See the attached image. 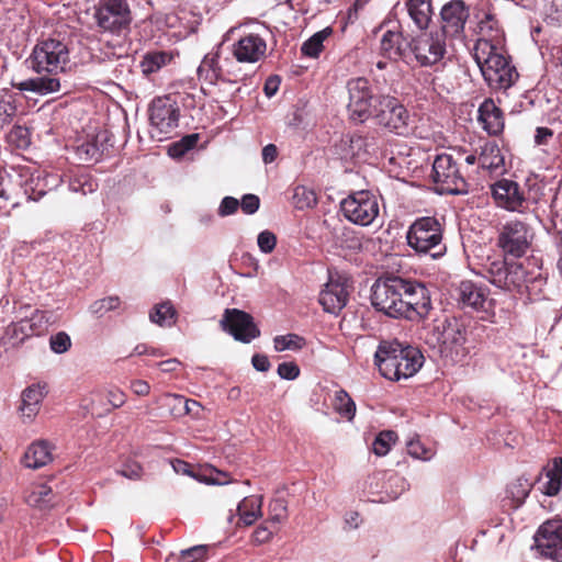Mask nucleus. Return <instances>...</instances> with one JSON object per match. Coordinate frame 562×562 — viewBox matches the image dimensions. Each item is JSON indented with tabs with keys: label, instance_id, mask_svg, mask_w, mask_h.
<instances>
[{
	"label": "nucleus",
	"instance_id": "f257e3e1",
	"mask_svg": "<svg viewBox=\"0 0 562 562\" xmlns=\"http://www.w3.org/2000/svg\"><path fill=\"white\" fill-rule=\"evenodd\" d=\"M374 358L382 376L391 381L413 376L424 363V356L418 349L397 340L380 342Z\"/></svg>",
	"mask_w": 562,
	"mask_h": 562
},
{
	"label": "nucleus",
	"instance_id": "f03ea898",
	"mask_svg": "<svg viewBox=\"0 0 562 562\" xmlns=\"http://www.w3.org/2000/svg\"><path fill=\"white\" fill-rule=\"evenodd\" d=\"M474 59L490 88L506 90L518 78L516 68L488 40H477L474 46Z\"/></svg>",
	"mask_w": 562,
	"mask_h": 562
},
{
	"label": "nucleus",
	"instance_id": "7ed1b4c3",
	"mask_svg": "<svg viewBox=\"0 0 562 562\" xmlns=\"http://www.w3.org/2000/svg\"><path fill=\"white\" fill-rule=\"evenodd\" d=\"M488 281L508 292L522 293L529 282L541 281L539 271H529L522 262H507L505 259H497L488 263L486 268Z\"/></svg>",
	"mask_w": 562,
	"mask_h": 562
},
{
	"label": "nucleus",
	"instance_id": "20e7f679",
	"mask_svg": "<svg viewBox=\"0 0 562 562\" xmlns=\"http://www.w3.org/2000/svg\"><path fill=\"white\" fill-rule=\"evenodd\" d=\"M408 246L417 254H429L432 258L441 257L446 251L442 244L441 224L436 217L417 218L406 233Z\"/></svg>",
	"mask_w": 562,
	"mask_h": 562
},
{
	"label": "nucleus",
	"instance_id": "39448f33",
	"mask_svg": "<svg viewBox=\"0 0 562 562\" xmlns=\"http://www.w3.org/2000/svg\"><path fill=\"white\" fill-rule=\"evenodd\" d=\"M31 68L37 72L58 75L66 71L70 63L68 45L57 38L40 41L30 56Z\"/></svg>",
	"mask_w": 562,
	"mask_h": 562
},
{
	"label": "nucleus",
	"instance_id": "423d86ee",
	"mask_svg": "<svg viewBox=\"0 0 562 562\" xmlns=\"http://www.w3.org/2000/svg\"><path fill=\"white\" fill-rule=\"evenodd\" d=\"M533 237V229L528 223L514 218L501 224L496 245L505 256L521 258L530 249Z\"/></svg>",
	"mask_w": 562,
	"mask_h": 562
},
{
	"label": "nucleus",
	"instance_id": "0eeeda50",
	"mask_svg": "<svg viewBox=\"0 0 562 562\" xmlns=\"http://www.w3.org/2000/svg\"><path fill=\"white\" fill-rule=\"evenodd\" d=\"M405 279L401 277H386L378 279L371 289V303L373 307L389 317L401 318L403 293H405Z\"/></svg>",
	"mask_w": 562,
	"mask_h": 562
},
{
	"label": "nucleus",
	"instance_id": "6e6552de",
	"mask_svg": "<svg viewBox=\"0 0 562 562\" xmlns=\"http://www.w3.org/2000/svg\"><path fill=\"white\" fill-rule=\"evenodd\" d=\"M98 26L111 34L121 35L128 31L132 11L127 0H101L95 8Z\"/></svg>",
	"mask_w": 562,
	"mask_h": 562
},
{
	"label": "nucleus",
	"instance_id": "1a4fd4ad",
	"mask_svg": "<svg viewBox=\"0 0 562 562\" xmlns=\"http://www.w3.org/2000/svg\"><path fill=\"white\" fill-rule=\"evenodd\" d=\"M340 210L349 222L360 226L371 225L380 213L376 196L366 190L349 194L340 202Z\"/></svg>",
	"mask_w": 562,
	"mask_h": 562
},
{
	"label": "nucleus",
	"instance_id": "9d476101",
	"mask_svg": "<svg viewBox=\"0 0 562 562\" xmlns=\"http://www.w3.org/2000/svg\"><path fill=\"white\" fill-rule=\"evenodd\" d=\"M432 180L439 193L465 194L468 183L462 177L457 161L449 154H441L436 157L432 164Z\"/></svg>",
	"mask_w": 562,
	"mask_h": 562
},
{
	"label": "nucleus",
	"instance_id": "9b49d317",
	"mask_svg": "<svg viewBox=\"0 0 562 562\" xmlns=\"http://www.w3.org/2000/svg\"><path fill=\"white\" fill-rule=\"evenodd\" d=\"M374 117L379 125L397 135H405L409 130L411 115L406 108L394 97L381 95L374 108Z\"/></svg>",
	"mask_w": 562,
	"mask_h": 562
},
{
	"label": "nucleus",
	"instance_id": "f8f14e48",
	"mask_svg": "<svg viewBox=\"0 0 562 562\" xmlns=\"http://www.w3.org/2000/svg\"><path fill=\"white\" fill-rule=\"evenodd\" d=\"M409 46L416 61L423 67L439 63L447 52L446 37L438 31L419 34Z\"/></svg>",
	"mask_w": 562,
	"mask_h": 562
},
{
	"label": "nucleus",
	"instance_id": "ddd939ff",
	"mask_svg": "<svg viewBox=\"0 0 562 562\" xmlns=\"http://www.w3.org/2000/svg\"><path fill=\"white\" fill-rule=\"evenodd\" d=\"M405 293H403V304L401 318L415 321L424 318L431 308L430 294L427 288L417 281L405 279Z\"/></svg>",
	"mask_w": 562,
	"mask_h": 562
},
{
	"label": "nucleus",
	"instance_id": "4468645a",
	"mask_svg": "<svg viewBox=\"0 0 562 562\" xmlns=\"http://www.w3.org/2000/svg\"><path fill=\"white\" fill-rule=\"evenodd\" d=\"M380 145V135L376 131L364 134L355 133L347 135L336 145L337 154L344 160L362 158L375 154Z\"/></svg>",
	"mask_w": 562,
	"mask_h": 562
},
{
	"label": "nucleus",
	"instance_id": "2eb2a0df",
	"mask_svg": "<svg viewBox=\"0 0 562 562\" xmlns=\"http://www.w3.org/2000/svg\"><path fill=\"white\" fill-rule=\"evenodd\" d=\"M347 89L350 117L355 121L364 122L372 114L373 92L369 80L362 77L350 79Z\"/></svg>",
	"mask_w": 562,
	"mask_h": 562
},
{
	"label": "nucleus",
	"instance_id": "dca6fc26",
	"mask_svg": "<svg viewBox=\"0 0 562 562\" xmlns=\"http://www.w3.org/2000/svg\"><path fill=\"white\" fill-rule=\"evenodd\" d=\"M539 552L555 562H562V519H549L535 535Z\"/></svg>",
	"mask_w": 562,
	"mask_h": 562
},
{
	"label": "nucleus",
	"instance_id": "f3484780",
	"mask_svg": "<svg viewBox=\"0 0 562 562\" xmlns=\"http://www.w3.org/2000/svg\"><path fill=\"white\" fill-rule=\"evenodd\" d=\"M149 121L158 134L169 135L178 127L179 108L169 97L155 98L149 108Z\"/></svg>",
	"mask_w": 562,
	"mask_h": 562
},
{
	"label": "nucleus",
	"instance_id": "a211bd4d",
	"mask_svg": "<svg viewBox=\"0 0 562 562\" xmlns=\"http://www.w3.org/2000/svg\"><path fill=\"white\" fill-rule=\"evenodd\" d=\"M435 334L442 352H449L454 358L465 356L467 329L462 323L445 319L435 327Z\"/></svg>",
	"mask_w": 562,
	"mask_h": 562
},
{
	"label": "nucleus",
	"instance_id": "6ab92c4d",
	"mask_svg": "<svg viewBox=\"0 0 562 562\" xmlns=\"http://www.w3.org/2000/svg\"><path fill=\"white\" fill-rule=\"evenodd\" d=\"M470 9L463 0H451L440 11L441 29L438 31L446 38H462Z\"/></svg>",
	"mask_w": 562,
	"mask_h": 562
},
{
	"label": "nucleus",
	"instance_id": "aec40b11",
	"mask_svg": "<svg viewBox=\"0 0 562 562\" xmlns=\"http://www.w3.org/2000/svg\"><path fill=\"white\" fill-rule=\"evenodd\" d=\"M221 326L223 330L229 333L236 340L241 342H250L260 334L251 315L237 308L225 310L221 319Z\"/></svg>",
	"mask_w": 562,
	"mask_h": 562
},
{
	"label": "nucleus",
	"instance_id": "412c9836",
	"mask_svg": "<svg viewBox=\"0 0 562 562\" xmlns=\"http://www.w3.org/2000/svg\"><path fill=\"white\" fill-rule=\"evenodd\" d=\"M491 190L495 204L498 207L520 214L526 212V196L517 182L502 179L495 182Z\"/></svg>",
	"mask_w": 562,
	"mask_h": 562
},
{
	"label": "nucleus",
	"instance_id": "4be33fe9",
	"mask_svg": "<svg viewBox=\"0 0 562 562\" xmlns=\"http://www.w3.org/2000/svg\"><path fill=\"white\" fill-rule=\"evenodd\" d=\"M348 296V280L339 274H330L327 283L319 293L318 301L325 312L337 314L346 306Z\"/></svg>",
	"mask_w": 562,
	"mask_h": 562
},
{
	"label": "nucleus",
	"instance_id": "5701e85b",
	"mask_svg": "<svg viewBox=\"0 0 562 562\" xmlns=\"http://www.w3.org/2000/svg\"><path fill=\"white\" fill-rule=\"evenodd\" d=\"M266 41L254 33L240 37L233 45V55L239 63H257L266 55Z\"/></svg>",
	"mask_w": 562,
	"mask_h": 562
},
{
	"label": "nucleus",
	"instance_id": "b1692460",
	"mask_svg": "<svg viewBox=\"0 0 562 562\" xmlns=\"http://www.w3.org/2000/svg\"><path fill=\"white\" fill-rule=\"evenodd\" d=\"M47 394L46 383H33L23 390L21 395V413L23 423H32L38 414L41 404Z\"/></svg>",
	"mask_w": 562,
	"mask_h": 562
},
{
	"label": "nucleus",
	"instance_id": "393cba45",
	"mask_svg": "<svg viewBox=\"0 0 562 562\" xmlns=\"http://www.w3.org/2000/svg\"><path fill=\"white\" fill-rule=\"evenodd\" d=\"M63 182L61 177L46 173L42 170H35L24 182V192L30 200L37 201L46 194L48 190L57 188Z\"/></svg>",
	"mask_w": 562,
	"mask_h": 562
},
{
	"label": "nucleus",
	"instance_id": "a878e982",
	"mask_svg": "<svg viewBox=\"0 0 562 562\" xmlns=\"http://www.w3.org/2000/svg\"><path fill=\"white\" fill-rule=\"evenodd\" d=\"M479 121L490 135H498L504 130L503 112L492 99H486L479 108Z\"/></svg>",
	"mask_w": 562,
	"mask_h": 562
},
{
	"label": "nucleus",
	"instance_id": "bb28decb",
	"mask_svg": "<svg viewBox=\"0 0 562 562\" xmlns=\"http://www.w3.org/2000/svg\"><path fill=\"white\" fill-rule=\"evenodd\" d=\"M12 86L20 91H30L41 95H46L59 91L60 81L56 75H50L13 82Z\"/></svg>",
	"mask_w": 562,
	"mask_h": 562
},
{
	"label": "nucleus",
	"instance_id": "cd10ccee",
	"mask_svg": "<svg viewBox=\"0 0 562 562\" xmlns=\"http://www.w3.org/2000/svg\"><path fill=\"white\" fill-rule=\"evenodd\" d=\"M24 501L31 507L47 510L56 505V494L47 484H32L25 492Z\"/></svg>",
	"mask_w": 562,
	"mask_h": 562
},
{
	"label": "nucleus",
	"instance_id": "c85d7f7f",
	"mask_svg": "<svg viewBox=\"0 0 562 562\" xmlns=\"http://www.w3.org/2000/svg\"><path fill=\"white\" fill-rule=\"evenodd\" d=\"M547 481L541 491L548 496H555L562 487V459H552L543 467L542 473Z\"/></svg>",
	"mask_w": 562,
	"mask_h": 562
},
{
	"label": "nucleus",
	"instance_id": "c756f323",
	"mask_svg": "<svg viewBox=\"0 0 562 562\" xmlns=\"http://www.w3.org/2000/svg\"><path fill=\"white\" fill-rule=\"evenodd\" d=\"M459 299L464 307L482 310L486 301L485 291L472 281H462L459 286Z\"/></svg>",
	"mask_w": 562,
	"mask_h": 562
},
{
	"label": "nucleus",
	"instance_id": "7c9ffc66",
	"mask_svg": "<svg viewBox=\"0 0 562 562\" xmlns=\"http://www.w3.org/2000/svg\"><path fill=\"white\" fill-rule=\"evenodd\" d=\"M380 53L389 60H398L404 53V38L401 32L386 31L380 42Z\"/></svg>",
	"mask_w": 562,
	"mask_h": 562
},
{
	"label": "nucleus",
	"instance_id": "2f4dec72",
	"mask_svg": "<svg viewBox=\"0 0 562 562\" xmlns=\"http://www.w3.org/2000/svg\"><path fill=\"white\" fill-rule=\"evenodd\" d=\"M406 7L417 29H427L432 16L431 0H408Z\"/></svg>",
	"mask_w": 562,
	"mask_h": 562
},
{
	"label": "nucleus",
	"instance_id": "473e14b6",
	"mask_svg": "<svg viewBox=\"0 0 562 562\" xmlns=\"http://www.w3.org/2000/svg\"><path fill=\"white\" fill-rule=\"evenodd\" d=\"M480 167L491 172L501 173L504 167V157L499 147L494 143H486L477 158Z\"/></svg>",
	"mask_w": 562,
	"mask_h": 562
},
{
	"label": "nucleus",
	"instance_id": "72a5a7b5",
	"mask_svg": "<svg viewBox=\"0 0 562 562\" xmlns=\"http://www.w3.org/2000/svg\"><path fill=\"white\" fill-rule=\"evenodd\" d=\"M239 522L245 526L252 525L261 516V498L257 496L245 497L237 507Z\"/></svg>",
	"mask_w": 562,
	"mask_h": 562
},
{
	"label": "nucleus",
	"instance_id": "f704fd0d",
	"mask_svg": "<svg viewBox=\"0 0 562 562\" xmlns=\"http://www.w3.org/2000/svg\"><path fill=\"white\" fill-rule=\"evenodd\" d=\"M333 34V29L327 26L307 38L301 46V53L305 57L318 58L324 49V41Z\"/></svg>",
	"mask_w": 562,
	"mask_h": 562
},
{
	"label": "nucleus",
	"instance_id": "c9c22d12",
	"mask_svg": "<svg viewBox=\"0 0 562 562\" xmlns=\"http://www.w3.org/2000/svg\"><path fill=\"white\" fill-rule=\"evenodd\" d=\"M172 59V55L167 52H151L147 53L142 61L140 69L146 76L157 72L164 66H167Z\"/></svg>",
	"mask_w": 562,
	"mask_h": 562
},
{
	"label": "nucleus",
	"instance_id": "e433bc0d",
	"mask_svg": "<svg viewBox=\"0 0 562 562\" xmlns=\"http://www.w3.org/2000/svg\"><path fill=\"white\" fill-rule=\"evenodd\" d=\"M532 483L526 477H518L512 482L506 490L507 497L512 499V506L518 508L521 506L531 492Z\"/></svg>",
	"mask_w": 562,
	"mask_h": 562
},
{
	"label": "nucleus",
	"instance_id": "4c0bfd02",
	"mask_svg": "<svg viewBox=\"0 0 562 562\" xmlns=\"http://www.w3.org/2000/svg\"><path fill=\"white\" fill-rule=\"evenodd\" d=\"M333 405L335 412L341 417L349 422L355 418L356 403L345 390L340 389L335 392Z\"/></svg>",
	"mask_w": 562,
	"mask_h": 562
},
{
	"label": "nucleus",
	"instance_id": "58836bf2",
	"mask_svg": "<svg viewBox=\"0 0 562 562\" xmlns=\"http://www.w3.org/2000/svg\"><path fill=\"white\" fill-rule=\"evenodd\" d=\"M68 187L70 191L86 195L94 192L98 184L88 173L77 172L69 177Z\"/></svg>",
	"mask_w": 562,
	"mask_h": 562
},
{
	"label": "nucleus",
	"instance_id": "ea45409f",
	"mask_svg": "<svg viewBox=\"0 0 562 562\" xmlns=\"http://www.w3.org/2000/svg\"><path fill=\"white\" fill-rule=\"evenodd\" d=\"M198 74L200 77L205 76V78L211 81L222 78L223 74L220 66L218 53L205 55L198 68Z\"/></svg>",
	"mask_w": 562,
	"mask_h": 562
},
{
	"label": "nucleus",
	"instance_id": "a19ab883",
	"mask_svg": "<svg viewBox=\"0 0 562 562\" xmlns=\"http://www.w3.org/2000/svg\"><path fill=\"white\" fill-rule=\"evenodd\" d=\"M149 318L159 326L170 327L176 323V310L170 303H161L155 306Z\"/></svg>",
	"mask_w": 562,
	"mask_h": 562
},
{
	"label": "nucleus",
	"instance_id": "79ce46f5",
	"mask_svg": "<svg viewBox=\"0 0 562 562\" xmlns=\"http://www.w3.org/2000/svg\"><path fill=\"white\" fill-rule=\"evenodd\" d=\"M479 31L483 36L481 40H488L492 44L494 41L498 42L502 37L498 21L492 13L484 14V18L479 22Z\"/></svg>",
	"mask_w": 562,
	"mask_h": 562
},
{
	"label": "nucleus",
	"instance_id": "37998d69",
	"mask_svg": "<svg viewBox=\"0 0 562 562\" xmlns=\"http://www.w3.org/2000/svg\"><path fill=\"white\" fill-rule=\"evenodd\" d=\"M31 329L35 336H40L45 333L48 326L54 322L53 314L48 311H34L30 317H26Z\"/></svg>",
	"mask_w": 562,
	"mask_h": 562
},
{
	"label": "nucleus",
	"instance_id": "c03bdc74",
	"mask_svg": "<svg viewBox=\"0 0 562 562\" xmlns=\"http://www.w3.org/2000/svg\"><path fill=\"white\" fill-rule=\"evenodd\" d=\"M397 435L393 430H383L381 431L374 439L372 443L373 452L378 457H383L387 454L391 450V447L396 442Z\"/></svg>",
	"mask_w": 562,
	"mask_h": 562
},
{
	"label": "nucleus",
	"instance_id": "a18cd8bd",
	"mask_svg": "<svg viewBox=\"0 0 562 562\" xmlns=\"http://www.w3.org/2000/svg\"><path fill=\"white\" fill-rule=\"evenodd\" d=\"M56 445L48 439H37L29 445L23 457H52L56 452Z\"/></svg>",
	"mask_w": 562,
	"mask_h": 562
},
{
	"label": "nucleus",
	"instance_id": "49530a36",
	"mask_svg": "<svg viewBox=\"0 0 562 562\" xmlns=\"http://www.w3.org/2000/svg\"><path fill=\"white\" fill-rule=\"evenodd\" d=\"M303 345L304 339L295 334L280 335L273 338L276 351L299 350Z\"/></svg>",
	"mask_w": 562,
	"mask_h": 562
},
{
	"label": "nucleus",
	"instance_id": "de8ad7c7",
	"mask_svg": "<svg viewBox=\"0 0 562 562\" xmlns=\"http://www.w3.org/2000/svg\"><path fill=\"white\" fill-rule=\"evenodd\" d=\"M8 142L19 149H25L31 144V133L27 127L15 125L8 134Z\"/></svg>",
	"mask_w": 562,
	"mask_h": 562
},
{
	"label": "nucleus",
	"instance_id": "09e8293b",
	"mask_svg": "<svg viewBox=\"0 0 562 562\" xmlns=\"http://www.w3.org/2000/svg\"><path fill=\"white\" fill-rule=\"evenodd\" d=\"M293 200L297 209H310L316 205L317 199L313 190L300 186L294 189Z\"/></svg>",
	"mask_w": 562,
	"mask_h": 562
},
{
	"label": "nucleus",
	"instance_id": "8fccbe9b",
	"mask_svg": "<svg viewBox=\"0 0 562 562\" xmlns=\"http://www.w3.org/2000/svg\"><path fill=\"white\" fill-rule=\"evenodd\" d=\"M199 136L198 134H190L182 137L179 142L172 144L169 147V155L173 158H179L186 155L189 150L194 148L198 144Z\"/></svg>",
	"mask_w": 562,
	"mask_h": 562
},
{
	"label": "nucleus",
	"instance_id": "3c124183",
	"mask_svg": "<svg viewBox=\"0 0 562 562\" xmlns=\"http://www.w3.org/2000/svg\"><path fill=\"white\" fill-rule=\"evenodd\" d=\"M16 113L14 100L10 94H0V130L9 124Z\"/></svg>",
	"mask_w": 562,
	"mask_h": 562
},
{
	"label": "nucleus",
	"instance_id": "603ef678",
	"mask_svg": "<svg viewBox=\"0 0 562 562\" xmlns=\"http://www.w3.org/2000/svg\"><path fill=\"white\" fill-rule=\"evenodd\" d=\"M169 464L177 473L192 476L199 480L204 479V476L200 473V469L194 464L187 462L186 459H169Z\"/></svg>",
	"mask_w": 562,
	"mask_h": 562
},
{
	"label": "nucleus",
	"instance_id": "864d4df0",
	"mask_svg": "<svg viewBox=\"0 0 562 562\" xmlns=\"http://www.w3.org/2000/svg\"><path fill=\"white\" fill-rule=\"evenodd\" d=\"M49 347L54 353L61 355L67 352L71 347L70 336L65 331H58L50 336Z\"/></svg>",
	"mask_w": 562,
	"mask_h": 562
},
{
	"label": "nucleus",
	"instance_id": "5fc2aeb1",
	"mask_svg": "<svg viewBox=\"0 0 562 562\" xmlns=\"http://www.w3.org/2000/svg\"><path fill=\"white\" fill-rule=\"evenodd\" d=\"M120 299L117 296H109L94 301L90 305V312L95 315H103L104 313L117 308Z\"/></svg>",
	"mask_w": 562,
	"mask_h": 562
},
{
	"label": "nucleus",
	"instance_id": "6e6d98bb",
	"mask_svg": "<svg viewBox=\"0 0 562 562\" xmlns=\"http://www.w3.org/2000/svg\"><path fill=\"white\" fill-rule=\"evenodd\" d=\"M11 336L18 341L23 342L26 338L35 336L26 318H23L10 326Z\"/></svg>",
	"mask_w": 562,
	"mask_h": 562
},
{
	"label": "nucleus",
	"instance_id": "4d7b16f0",
	"mask_svg": "<svg viewBox=\"0 0 562 562\" xmlns=\"http://www.w3.org/2000/svg\"><path fill=\"white\" fill-rule=\"evenodd\" d=\"M142 467L135 459H126V461L117 469V472L127 479H138L142 474Z\"/></svg>",
	"mask_w": 562,
	"mask_h": 562
},
{
	"label": "nucleus",
	"instance_id": "13d9d810",
	"mask_svg": "<svg viewBox=\"0 0 562 562\" xmlns=\"http://www.w3.org/2000/svg\"><path fill=\"white\" fill-rule=\"evenodd\" d=\"M206 558V548L195 546L181 552L180 559L184 562H203Z\"/></svg>",
	"mask_w": 562,
	"mask_h": 562
},
{
	"label": "nucleus",
	"instance_id": "bf43d9fd",
	"mask_svg": "<svg viewBox=\"0 0 562 562\" xmlns=\"http://www.w3.org/2000/svg\"><path fill=\"white\" fill-rule=\"evenodd\" d=\"M257 244L262 252L270 254L276 247L277 237L272 232L263 231L258 235Z\"/></svg>",
	"mask_w": 562,
	"mask_h": 562
},
{
	"label": "nucleus",
	"instance_id": "052dcab7",
	"mask_svg": "<svg viewBox=\"0 0 562 562\" xmlns=\"http://www.w3.org/2000/svg\"><path fill=\"white\" fill-rule=\"evenodd\" d=\"M278 374L284 380H295L300 374V368L294 362H282L278 366Z\"/></svg>",
	"mask_w": 562,
	"mask_h": 562
},
{
	"label": "nucleus",
	"instance_id": "680f3d73",
	"mask_svg": "<svg viewBox=\"0 0 562 562\" xmlns=\"http://www.w3.org/2000/svg\"><path fill=\"white\" fill-rule=\"evenodd\" d=\"M175 401V407H182L186 414H198L200 409V404L194 400H186L180 395H171L169 396Z\"/></svg>",
	"mask_w": 562,
	"mask_h": 562
},
{
	"label": "nucleus",
	"instance_id": "e2e57ef3",
	"mask_svg": "<svg viewBox=\"0 0 562 562\" xmlns=\"http://www.w3.org/2000/svg\"><path fill=\"white\" fill-rule=\"evenodd\" d=\"M106 400L113 408H119L125 404L126 395L121 389L111 386L106 390Z\"/></svg>",
	"mask_w": 562,
	"mask_h": 562
},
{
	"label": "nucleus",
	"instance_id": "0e129e2a",
	"mask_svg": "<svg viewBox=\"0 0 562 562\" xmlns=\"http://www.w3.org/2000/svg\"><path fill=\"white\" fill-rule=\"evenodd\" d=\"M239 205L245 214L251 215L258 211L260 200L255 194H245Z\"/></svg>",
	"mask_w": 562,
	"mask_h": 562
},
{
	"label": "nucleus",
	"instance_id": "69168bd1",
	"mask_svg": "<svg viewBox=\"0 0 562 562\" xmlns=\"http://www.w3.org/2000/svg\"><path fill=\"white\" fill-rule=\"evenodd\" d=\"M407 453L409 457H423L429 452L420 442L418 437H413L406 441Z\"/></svg>",
	"mask_w": 562,
	"mask_h": 562
},
{
	"label": "nucleus",
	"instance_id": "338daca9",
	"mask_svg": "<svg viewBox=\"0 0 562 562\" xmlns=\"http://www.w3.org/2000/svg\"><path fill=\"white\" fill-rule=\"evenodd\" d=\"M239 206V202L237 199L233 196H225L218 207V214L221 216H228L234 214Z\"/></svg>",
	"mask_w": 562,
	"mask_h": 562
},
{
	"label": "nucleus",
	"instance_id": "774afa93",
	"mask_svg": "<svg viewBox=\"0 0 562 562\" xmlns=\"http://www.w3.org/2000/svg\"><path fill=\"white\" fill-rule=\"evenodd\" d=\"M273 530L270 529L266 524L260 525L252 533L254 542L261 544L271 540Z\"/></svg>",
	"mask_w": 562,
	"mask_h": 562
}]
</instances>
